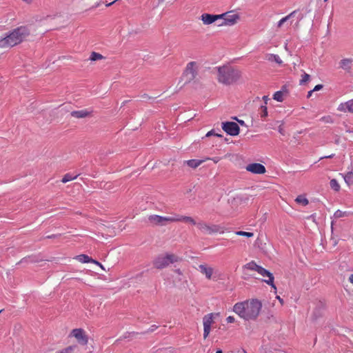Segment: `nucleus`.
Returning a JSON list of instances; mask_svg holds the SVG:
<instances>
[{"label":"nucleus","mask_w":353,"mask_h":353,"mask_svg":"<svg viewBox=\"0 0 353 353\" xmlns=\"http://www.w3.org/2000/svg\"><path fill=\"white\" fill-rule=\"evenodd\" d=\"M261 308V302L253 299L236 303L233 307V311L245 321H254L259 316Z\"/></svg>","instance_id":"nucleus-1"},{"label":"nucleus","mask_w":353,"mask_h":353,"mask_svg":"<svg viewBox=\"0 0 353 353\" xmlns=\"http://www.w3.org/2000/svg\"><path fill=\"white\" fill-rule=\"evenodd\" d=\"M30 34L27 28L21 26L14 29L8 36L0 39V48H11L23 41Z\"/></svg>","instance_id":"nucleus-2"},{"label":"nucleus","mask_w":353,"mask_h":353,"mask_svg":"<svg viewBox=\"0 0 353 353\" xmlns=\"http://www.w3.org/2000/svg\"><path fill=\"white\" fill-rule=\"evenodd\" d=\"M217 80L224 85H230L236 82L241 77V72L237 69L229 65L216 68Z\"/></svg>","instance_id":"nucleus-3"},{"label":"nucleus","mask_w":353,"mask_h":353,"mask_svg":"<svg viewBox=\"0 0 353 353\" xmlns=\"http://www.w3.org/2000/svg\"><path fill=\"white\" fill-rule=\"evenodd\" d=\"M200 69L201 64L199 62L192 61L188 63L181 77L182 79H185V84L197 81Z\"/></svg>","instance_id":"nucleus-4"},{"label":"nucleus","mask_w":353,"mask_h":353,"mask_svg":"<svg viewBox=\"0 0 353 353\" xmlns=\"http://www.w3.org/2000/svg\"><path fill=\"white\" fill-rule=\"evenodd\" d=\"M243 268L248 270L256 271L262 276H267L268 279H264L263 281L270 285L272 288L276 289V286L274 284L273 274L263 267L258 265L254 261L248 263L243 266Z\"/></svg>","instance_id":"nucleus-5"},{"label":"nucleus","mask_w":353,"mask_h":353,"mask_svg":"<svg viewBox=\"0 0 353 353\" xmlns=\"http://www.w3.org/2000/svg\"><path fill=\"white\" fill-rule=\"evenodd\" d=\"M179 258L173 254H162L157 257L154 262V266L157 269H163L168 267L170 264L178 262Z\"/></svg>","instance_id":"nucleus-6"},{"label":"nucleus","mask_w":353,"mask_h":353,"mask_svg":"<svg viewBox=\"0 0 353 353\" xmlns=\"http://www.w3.org/2000/svg\"><path fill=\"white\" fill-rule=\"evenodd\" d=\"M196 226L205 234H223L225 232L224 228L219 225H209L203 221L197 223Z\"/></svg>","instance_id":"nucleus-7"},{"label":"nucleus","mask_w":353,"mask_h":353,"mask_svg":"<svg viewBox=\"0 0 353 353\" xmlns=\"http://www.w3.org/2000/svg\"><path fill=\"white\" fill-rule=\"evenodd\" d=\"M221 23H219V26H231L236 24L240 19L238 14L233 11L227 12L220 14Z\"/></svg>","instance_id":"nucleus-8"},{"label":"nucleus","mask_w":353,"mask_h":353,"mask_svg":"<svg viewBox=\"0 0 353 353\" xmlns=\"http://www.w3.org/2000/svg\"><path fill=\"white\" fill-rule=\"evenodd\" d=\"M148 221L152 225L160 226H164L168 223L173 222L172 216H161L157 214L149 216Z\"/></svg>","instance_id":"nucleus-9"},{"label":"nucleus","mask_w":353,"mask_h":353,"mask_svg":"<svg viewBox=\"0 0 353 353\" xmlns=\"http://www.w3.org/2000/svg\"><path fill=\"white\" fill-rule=\"evenodd\" d=\"M218 314L210 313L205 315L203 318V337L206 339L211 330V325L214 323V318L217 316Z\"/></svg>","instance_id":"nucleus-10"},{"label":"nucleus","mask_w":353,"mask_h":353,"mask_svg":"<svg viewBox=\"0 0 353 353\" xmlns=\"http://www.w3.org/2000/svg\"><path fill=\"white\" fill-rule=\"evenodd\" d=\"M223 130L231 136H236L239 133V127L235 122L228 121L222 123Z\"/></svg>","instance_id":"nucleus-11"},{"label":"nucleus","mask_w":353,"mask_h":353,"mask_svg":"<svg viewBox=\"0 0 353 353\" xmlns=\"http://www.w3.org/2000/svg\"><path fill=\"white\" fill-rule=\"evenodd\" d=\"M246 170L254 174H264L266 171L265 166L261 163H253L246 166Z\"/></svg>","instance_id":"nucleus-12"},{"label":"nucleus","mask_w":353,"mask_h":353,"mask_svg":"<svg viewBox=\"0 0 353 353\" xmlns=\"http://www.w3.org/2000/svg\"><path fill=\"white\" fill-rule=\"evenodd\" d=\"M72 334L80 344L86 345L88 343V336L85 334V332L82 329H74Z\"/></svg>","instance_id":"nucleus-13"},{"label":"nucleus","mask_w":353,"mask_h":353,"mask_svg":"<svg viewBox=\"0 0 353 353\" xmlns=\"http://www.w3.org/2000/svg\"><path fill=\"white\" fill-rule=\"evenodd\" d=\"M220 14H210L204 13L201 16V19L205 25H210L220 20Z\"/></svg>","instance_id":"nucleus-14"},{"label":"nucleus","mask_w":353,"mask_h":353,"mask_svg":"<svg viewBox=\"0 0 353 353\" xmlns=\"http://www.w3.org/2000/svg\"><path fill=\"white\" fill-rule=\"evenodd\" d=\"M337 110L340 112H350L353 114V99L349 100L345 103L339 105Z\"/></svg>","instance_id":"nucleus-15"},{"label":"nucleus","mask_w":353,"mask_h":353,"mask_svg":"<svg viewBox=\"0 0 353 353\" xmlns=\"http://www.w3.org/2000/svg\"><path fill=\"white\" fill-rule=\"evenodd\" d=\"M199 271L205 275L206 278L208 279H211L212 274H213V268L211 267H209L204 264H201L199 265Z\"/></svg>","instance_id":"nucleus-16"},{"label":"nucleus","mask_w":353,"mask_h":353,"mask_svg":"<svg viewBox=\"0 0 353 353\" xmlns=\"http://www.w3.org/2000/svg\"><path fill=\"white\" fill-rule=\"evenodd\" d=\"M173 222L182 221L185 223H190L192 225H196L197 223L190 216L175 215L172 216Z\"/></svg>","instance_id":"nucleus-17"},{"label":"nucleus","mask_w":353,"mask_h":353,"mask_svg":"<svg viewBox=\"0 0 353 353\" xmlns=\"http://www.w3.org/2000/svg\"><path fill=\"white\" fill-rule=\"evenodd\" d=\"M353 60L352 59H343L339 62L340 68L345 71H350L352 66Z\"/></svg>","instance_id":"nucleus-18"},{"label":"nucleus","mask_w":353,"mask_h":353,"mask_svg":"<svg viewBox=\"0 0 353 353\" xmlns=\"http://www.w3.org/2000/svg\"><path fill=\"white\" fill-rule=\"evenodd\" d=\"M91 112L88 110H81L77 111H72L71 112V116L75 117L77 119H83L90 116Z\"/></svg>","instance_id":"nucleus-19"},{"label":"nucleus","mask_w":353,"mask_h":353,"mask_svg":"<svg viewBox=\"0 0 353 353\" xmlns=\"http://www.w3.org/2000/svg\"><path fill=\"white\" fill-rule=\"evenodd\" d=\"M77 259L79 261H81V263H89V262H91V263H93L99 265L101 268H103L102 265L99 262H98V261H95L94 259H92L90 257H89L86 254H80V255L77 256Z\"/></svg>","instance_id":"nucleus-20"},{"label":"nucleus","mask_w":353,"mask_h":353,"mask_svg":"<svg viewBox=\"0 0 353 353\" xmlns=\"http://www.w3.org/2000/svg\"><path fill=\"white\" fill-rule=\"evenodd\" d=\"M265 59L270 62H276L279 65H281L283 63L282 60L277 54H267L265 55Z\"/></svg>","instance_id":"nucleus-21"},{"label":"nucleus","mask_w":353,"mask_h":353,"mask_svg":"<svg viewBox=\"0 0 353 353\" xmlns=\"http://www.w3.org/2000/svg\"><path fill=\"white\" fill-rule=\"evenodd\" d=\"M204 161L203 160H197V159H191L188 161H185L184 164H187L192 168H196L199 167Z\"/></svg>","instance_id":"nucleus-22"},{"label":"nucleus","mask_w":353,"mask_h":353,"mask_svg":"<svg viewBox=\"0 0 353 353\" xmlns=\"http://www.w3.org/2000/svg\"><path fill=\"white\" fill-rule=\"evenodd\" d=\"M297 13V11L296 10H294L293 12H292L290 14H289L288 15H287L286 17L282 18L277 23V27L278 28H281L283 24L286 22L288 20H289L290 19H291L292 17H295V15Z\"/></svg>","instance_id":"nucleus-23"},{"label":"nucleus","mask_w":353,"mask_h":353,"mask_svg":"<svg viewBox=\"0 0 353 353\" xmlns=\"http://www.w3.org/2000/svg\"><path fill=\"white\" fill-rule=\"evenodd\" d=\"M345 183L347 185L350 186L353 185V172H348L345 174H342Z\"/></svg>","instance_id":"nucleus-24"},{"label":"nucleus","mask_w":353,"mask_h":353,"mask_svg":"<svg viewBox=\"0 0 353 353\" xmlns=\"http://www.w3.org/2000/svg\"><path fill=\"white\" fill-rule=\"evenodd\" d=\"M77 347V346L76 345H70L60 351L57 352L56 353H72Z\"/></svg>","instance_id":"nucleus-25"},{"label":"nucleus","mask_w":353,"mask_h":353,"mask_svg":"<svg viewBox=\"0 0 353 353\" xmlns=\"http://www.w3.org/2000/svg\"><path fill=\"white\" fill-rule=\"evenodd\" d=\"M78 176V174H76L74 176L72 175L70 173H68L66 174H65L61 180V181L63 183H65L68 181H70L72 180H74Z\"/></svg>","instance_id":"nucleus-26"},{"label":"nucleus","mask_w":353,"mask_h":353,"mask_svg":"<svg viewBox=\"0 0 353 353\" xmlns=\"http://www.w3.org/2000/svg\"><path fill=\"white\" fill-rule=\"evenodd\" d=\"M295 201L298 203H300L303 206L307 205L308 204V200L305 197H304L303 196H301V195L298 196L296 197V199H295Z\"/></svg>","instance_id":"nucleus-27"},{"label":"nucleus","mask_w":353,"mask_h":353,"mask_svg":"<svg viewBox=\"0 0 353 353\" xmlns=\"http://www.w3.org/2000/svg\"><path fill=\"white\" fill-rule=\"evenodd\" d=\"M330 187L332 190L334 191H339L340 190V185L339 184L338 181L333 179L330 182Z\"/></svg>","instance_id":"nucleus-28"},{"label":"nucleus","mask_w":353,"mask_h":353,"mask_svg":"<svg viewBox=\"0 0 353 353\" xmlns=\"http://www.w3.org/2000/svg\"><path fill=\"white\" fill-rule=\"evenodd\" d=\"M283 93L282 91H277L273 95V99L277 101L282 102L283 101Z\"/></svg>","instance_id":"nucleus-29"},{"label":"nucleus","mask_w":353,"mask_h":353,"mask_svg":"<svg viewBox=\"0 0 353 353\" xmlns=\"http://www.w3.org/2000/svg\"><path fill=\"white\" fill-rule=\"evenodd\" d=\"M103 58V57L101 54L93 52H92V54L90 55V59L91 61H97V60H101Z\"/></svg>","instance_id":"nucleus-30"},{"label":"nucleus","mask_w":353,"mask_h":353,"mask_svg":"<svg viewBox=\"0 0 353 353\" xmlns=\"http://www.w3.org/2000/svg\"><path fill=\"white\" fill-rule=\"evenodd\" d=\"M259 114L261 118H265L268 116V110L265 105H261L259 109Z\"/></svg>","instance_id":"nucleus-31"},{"label":"nucleus","mask_w":353,"mask_h":353,"mask_svg":"<svg viewBox=\"0 0 353 353\" xmlns=\"http://www.w3.org/2000/svg\"><path fill=\"white\" fill-rule=\"evenodd\" d=\"M310 79V76L304 72L302 75H301V79H300V85H303L305 83H306Z\"/></svg>","instance_id":"nucleus-32"},{"label":"nucleus","mask_w":353,"mask_h":353,"mask_svg":"<svg viewBox=\"0 0 353 353\" xmlns=\"http://www.w3.org/2000/svg\"><path fill=\"white\" fill-rule=\"evenodd\" d=\"M236 235L239 236H243L246 237H252L254 236V233L252 232H243V231H237L235 232Z\"/></svg>","instance_id":"nucleus-33"},{"label":"nucleus","mask_w":353,"mask_h":353,"mask_svg":"<svg viewBox=\"0 0 353 353\" xmlns=\"http://www.w3.org/2000/svg\"><path fill=\"white\" fill-rule=\"evenodd\" d=\"M345 214V212H342L339 210H336L335 212H334V217L338 219V218H341V217H343Z\"/></svg>","instance_id":"nucleus-34"},{"label":"nucleus","mask_w":353,"mask_h":353,"mask_svg":"<svg viewBox=\"0 0 353 353\" xmlns=\"http://www.w3.org/2000/svg\"><path fill=\"white\" fill-rule=\"evenodd\" d=\"M321 120L325 123H333V119L330 116L323 117L321 119Z\"/></svg>","instance_id":"nucleus-35"},{"label":"nucleus","mask_w":353,"mask_h":353,"mask_svg":"<svg viewBox=\"0 0 353 353\" xmlns=\"http://www.w3.org/2000/svg\"><path fill=\"white\" fill-rule=\"evenodd\" d=\"M158 328V326L156 325H152L150 326V327L144 333H151L154 331H155Z\"/></svg>","instance_id":"nucleus-36"},{"label":"nucleus","mask_w":353,"mask_h":353,"mask_svg":"<svg viewBox=\"0 0 353 353\" xmlns=\"http://www.w3.org/2000/svg\"><path fill=\"white\" fill-rule=\"evenodd\" d=\"M226 321L228 323H234L235 321V319H234V317H233L232 316H228L226 318Z\"/></svg>","instance_id":"nucleus-37"},{"label":"nucleus","mask_w":353,"mask_h":353,"mask_svg":"<svg viewBox=\"0 0 353 353\" xmlns=\"http://www.w3.org/2000/svg\"><path fill=\"white\" fill-rule=\"evenodd\" d=\"M323 85H321V84H318V85H316L314 88L313 90H314V92L319 91V90H321V89L323 88Z\"/></svg>","instance_id":"nucleus-38"},{"label":"nucleus","mask_w":353,"mask_h":353,"mask_svg":"<svg viewBox=\"0 0 353 353\" xmlns=\"http://www.w3.org/2000/svg\"><path fill=\"white\" fill-rule=\"evenodd\" d=\"M214 134H215V133H214V130H210V132H208L206 134V137H210V136L214 135Z\"/></svg>","instance_id":"nucleus-39"},{"label":"nucleus","mask_w":353,"mask_h":353,"mask_svg":"<svg viewBox=\"0 0 353 353\" xmlns=\"http://www.w3.org/2000/svg\"><path fill=\"white\" fill-rule=\"evenodd\" d=\"M21 1L27 4H31L34 1V0H21Z\"/></svg>","instance_id":"nucleus-40"},{"label":"nucleus","mask_w":353,"mask_h":353,"mask_svg":"<svg viewBox=\"0 0 353 353\" xmlns=\"http://www.w3.org/2000/svg\"><path fill=\"white\" fill-rule=\"evenodd\" d=\"M330 240L333 241V245H334V246H335V245L337 244V243H338V242H337V240H336V239H334V237H332V236L331 237V239H330Z\"/></svg>","instance_id":"nucleus-41"},{"label":"nucleus","mask_w":353,"mask_h":353,"mask_svg":"<svg viewBox=\"0 0 353 353\" xmlns=\"http://www.w3.org/2000/svg\"><path fill=\"white\" fill-rule=\"evenodd\" d=\"M263 99L264 100V101H265V105H266L267 102H268V101L269 100L268 97V96H264V97H263Z\"/></svg>","instance_id":"nucleus-42"},{"label":"nucleus","mask_w":353,"mask_h":353,"mask_svg":"<svg viewBox=\"0 0 353 353\" xmlns=\"http://www.w3.org/2000/svg\"><path fill=\"white\" fill-rule=\"evenodd\" d=\"M313 92H314V90H312L309 91V92H307V98H310V97L312 96V93H313Z\"/></svg>","instance_id":"nucleus-43"},{"label":"nucleus","mask_w":353,"mask_h":353,"mask_svg":"<svg viewBox=\"0 0 353 353\" xmlns=\"http://www.w3.org/2000/svg\"><path fill=\"white\" fill-rule=\"evenodd\" d=\"M334 157V154H332L329 156H325V157H321V159H324V158H332Z\"/></svg>","instance_id":"nucleus-44"},{"label":"nucleus","mask_w":353,"mask_h":353,"mask_svg":"<svg viewBox=\"0 0 353 353\" xmlns=\"http://www.w3.org/2000/svg\"><path fill=\"white\" fill-rule=\"evenodd\" d=\"M349 281L353 284V274H351Z\"/></svg>","instance_id":"nucleus-45"},{"label":"nucleus","mask_w":353,"mask_h":353,"mask_svg":"<svg viewBox=\"0 0 353 353\" xmlns=\"http://www.w3.org/2000/svg\"><path fill=\"white\" fill-rule=\"evenodd\" d=\"M212 160L214 163H217L219 161V158L215 157V158L212 159Z\"/></svg>","instance_id":"nucleus-46"},{"label":"nucleus","mask_w":353,"mask_h":353,"mask_svg":"<svg viewBox=\"0 0 353 353\" xmlns=\"http://www.w3.org/2000/svg\"><path fill=\"white\" fill-rule=\"evenodd\" d=\"M302 18H303V16H302V14H299V16L297 17L298 21L301 20V19H302Z\"/></svg>","instance_id":"nucleus-47"},{"label":"nucleus","mask_w":353,"mask_h":353,"mask_svg":"<svg viewBox=\"0 0 353 353\" xmlns=\"http://www.w3.org/2000/svg\"><path fill=\"white\" fill-rule=\"evenodd\" d=\"M141 97H142V98H143V99H149V98H150V97H149L147 94H144Z\"/></svg>","instance_id":"nucleus-48"},{"label":"nucleus","mask_w":353,"mask_h":353,"mask_svg":"<svg viewBox=\"0 0 353 353\" xmlns=\"http://www.w3.org/2000/svg\"><path fill=\"white\" fill-rule=\"evenodd\" d=\"M279 131L280 133L283 134V129L281 128H279Z\"/></svg>","instance_id":"nucleus-49"},{"label":"nucleus","mask_w":353,"mask_h":353,"mask_svg":"<svg viewBox=\"0 0 353 353\" xmlns=\"http://www.w3.org/2000/svg\"><path fill=\"white\" fill-rule=\"evenodd\" d=\"M55 236H57V235L48 236L47 238H52V237H55Z\"/></svg>","instance_id":"nucleus-50"},{"label":"nucleus","mask_w":353,"mask_h":353,"mask_svg":"<svg viewBox=\"0 0 353 353\" xmlns=\"http://www.w3.org/2000/svg\"><path fill=\"white\" fill-rule=\"evenodd\" d=\"M277 298L281 303H283V299H281L279 296H277Z\"/></svg>","instance_id":"nucleus-51"},{"label":"nucleus","mask_w":353,"mask_h":353,"mask_svg":"<svg viewBox=\"0 0 353 353\" xmlns=\"http://www.w3.org/2000/svg\"><path fill=\"white\" fill-rule=\"evenodd\" d=\"M239 123H240L241 125H243L244 123V121H238Z\"/></svg>","instance_id":"nucleus-52"},{"label":"nucleus","mask_w":353,"mask_h":353,"mask_svg":"<svg viewBox=\"0 0 353 353\" xmlns=\"http://www.w3.org/2000/svg\"><path fill=\"white\" fill-rule=\"evenodd\" d=\"M333 221L332 222V225H331V229H332V232H333Z\"/></svg>","instance_id":"nucleus-53"},{"label":"nucleus","mask_w":353,"mask_h":353,"mask_svg":"<svg viewBox=\"0 0 353 353\" xmlns=\"http://www.w3.org/2000/svg\"><path fill=\"white\" fill-rule=\"evenodd\" d=\"M216 353H223L222 351L221 350H219L216 352Z\"/></svg>","instance_id":"nucleus-54"},{"label":"nucleus","mask_w":353,"mask_h":353,"mask_svg":"<svg viewBox=\"0 0 353 353\" xmlns=\"http://www.w3.org/2000/svg\"><path fill=\"white\" fill-rule=\"evenodd\" d=\"M214 135H215V136H217V137H221V134H215Z\"/></svg>","instance_id":"nucleus-55"},{"label":"nucleus","mask_w":353,"mask_h":353,"mask_svg":"<svg viewBox=\"0 0 353 353\" xmlns=\"http://www.w3.org/2000/svg\"><path fill=\"white\" fill-rule=\"evenodd\" d=\"M243 353H247V352L245 350H243Z\"/></svg>","instance_id":"nucleus-56"},{"label":"nucleus","mask_w":353,"mask_h":353,"mask_svg":"<svg viewBox=\"0 0 353 353\" xmlns=\"http://www.w3.org/2000/svg\"><path fill=\"white\" fill-rule=\"evenodd\" d=\"M2 311H3V310H0V314L1 313Z\"/></svg>","instance_id":"nucleus-57"},{"label":"nucleus","mask_w":353,"mask_h":353,"mask_svg":"<svg viewBox=\"0 0 353 353\" xmlns=\"http://www.w3.org/2000/svg\"><path fill=\"white\" fill-rule=\"evenodd\" d=\"M327 0H324V1H327Z\"/></svg>","instance_id":"nucleus-58"}]
</instances>
